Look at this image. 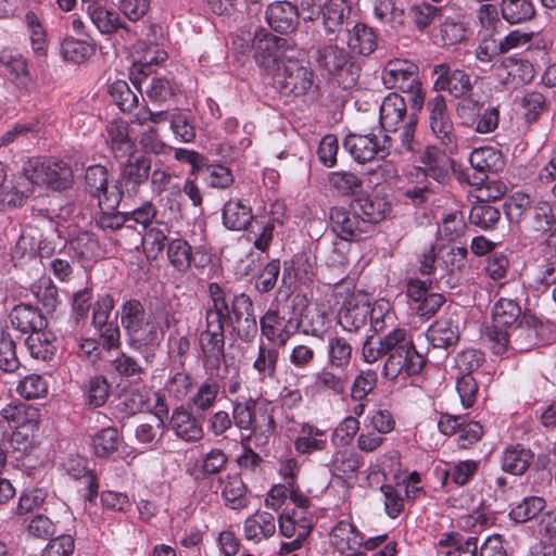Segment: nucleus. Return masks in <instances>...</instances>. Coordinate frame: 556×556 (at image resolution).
I'll return each mask as SVG.
<instances>
[{
	"label": "nucleus",
	"mask_w": 556,
	"mask_h": 556,
	"mask_svg": "<svg viewBox=\"0 0 556 556\" xmlns=\"http://www.w3.org/2000/svg\"><path fill=\"white\" fill-rule=\"evenodd\" d=\"M207 292L206 328L200 333L199 342L205 371L217 377L225 357L224 326L230 325L238 338L248 342L257 333V321L253 302L248 294H232L216 282L208 285Z\"/></svg>",
	"instance_id": "obj_1"
},
{
	"label": "nucleus",
	"mask_w": 556,
	"mask_h": 556,
	"mask_svg": "<svg viewBox=\"0 0 556 556\" xmlns=\"http://www.w3.org/2000/svg\"><path fill=\"white\" fill-rule=\"evenodd\" d=\"M382 356H387L382 375L389 380L418 375L425 366V357L417 352L407 331L402 328L393 329L381 338L368 337L365 340V362L374 363Z\"/></svg>",
	"instance_id": "obj_2"
},
{
	"label": "nucleus",
	"mask_w": 556,
	"mask_h": 556,
	"mask_svg": "<svg viewBox=\"0 0 556 556\" xmlns=\"http://www.w3.org/2000/svg\"><path fill=\"white\" fill-rule=\"evenodd\" d=\"M383 85L388 89H400L410 96L412 109L420 111L425 104V94L418 76V66L406 59L388 61L381 73Z\"/></svg>",
	"instance_id": "obj_3"
},
{
	"label": "nucleus",
	"mask_w": 556,
	"mask_h": 556,
	"mask_svg": "<svg viewBox=\"0 0 556 556\" xmlns=\"http://www.w3.org/2000/svg\"><path fill=\"white\" fill-rule=\"evenodd\" d=\"M146 312L139 300H128L122 306L121 323L129 337L134 348L139 345H154L163 338V331L153 320L144 319Z\"/></svg>",
	"instance_id": "obj_4"
},
{
	"label": "nucleus",
	"mask_w": 556,
	"mask_h": 556,
	"mask_svg": "<svg viewBox=\"0 0 556 556\" xmlns=\"http://www.w3.org/2000/svg\"><path fill=\"white\" fill-rule=\"evenodd\" d=\"M315 61L319 68L328 73L343 89L353 88L361 76V66L349 52L336 45L316 51Z\"/></svg>",
	"instance_id": "obj_5"
},
{
	"label": "nucleus",
	"mask_w": 556,
	"mask_h": 556,
	"mask_svg": "<svg viewBox=\"0 0 556 556\" xmlns=\"http://www.w3.org/2000/svg\"><path fill=\"white\" fill-rule=\"evenodd\" d=\"M521 314L519 304L511 299L501 298L492 309V324L485 327L484 340L494 354H503L508 350V339L505 332L518 323Z\"/></svg>",
	"instance_id": "obj_6"
},
{
	"label": "nucleus",
	"mask_w": 556,
	"mask_h": 556,
	"mask_svg": "<svg viewBox=\"0 0 556 556\" xmlns=\"http://www.w3.org/2000/svg\"><path fill=\"white\" fill-rule=\"evenodd\" d=\"M314 77L313 70L303 61L287 59L276 68L273 84L282 94L301 97L314 92Z\"/></svg>",
	"instance_id": "obj_7"
},
{
	"label": "nucleus",
	"mask_w": 556,
	"mask_h": 556,
	"mask_svg": "<svg viewBox=\"0 0 556 556\" xmlns=\"http://www.w3.org/2000/svg\"><path fill=\"white\" fill-rule=\"evenodd\" d=\"M428 123L431 132L443 147L445 153L454 154L458 151L459 138L450 115L447 103L442 94H435L426 103Z\"/></svg>",
	"instance_id": "obj_8"
},
{
	"label": "nucleus",
	"mask_w": 556,
	"mask_h": 556,
	"mask_svg": "<svg viewBox=\"0 0 556 556\" xmlns=\"http://www.w3.org/2000/svg\"><path fill=\"white\" fill-rule=\"evenodd\" d=\"M23 172L31 186L41 185L58 191L70 188L73 181L72 168L63 161L30 160Z\"/></svg>",
	"instance_id": "obj_9"
},
{
	"label": "nucleus",
	"mask_w": 556,
	"mask_h": 556,
	"mask_svg": "<svg viewBox=\"0 0 556 556\" xmlns=\"http://www.w3.org/2000/svg\"><path fill=\"white\" fill-rule=\"evenodd\" d=\"M84 191L97 200L99 208L114 210L121 203L116 182L110 184V173L103 165H90L84 175Z\"/></svg>",
	"instance_id": "obj_10"
},
{
	"label": "nucleus",
	"mask_w": 556,
	"mask_h": 556,
	"mask_svg": "<svg viewBox=\"0 0 556 556\" xmlns=\"http://www.w3.org/2000/svg\"><path fill=\"white\" fill-rule=\"evenodd\" d=\"M151 159L146 155L131 154L121 164L118 179L115 181L121 200L123 197H135L140 187L144 185L150 176Z\"/></svg>",
	"instance_id": "obj_11"
},
{
	"label": "nucleus",
	"mask_w": 556,
	"mask_h": 556,
	"mask_svg": "<svg viewBox=\"0 0 556 556\" xmlns=\"http://www.w3.org/2000/svg\"><path fill=\"white\" fill-rule=\"evenodd\" d=\"M252 49L257 65L266 71L275 70L282 63L287 49V40L264 28L255 30L252 39Z\"/></svg>",
	"instance_id": "obj_12"
},
{
	"label": "nucleus",
	"mask_w": 556,
	"mask_h": 556,
	"mask_svg": "<svg viewBox=\"0 0 556 556\" xmlns=\"http://www.w3.org/2000/svg\"><path fill=\"white\" fill-rule=\"evenodd\" d=\"M472 175H467L470 186L483 185L491 175L504 169L505 159L502 152L493 147H481L475 149L469 156Z\"/></svg>",
	"instance_id": "obj_13"
},
{
	"label": "nucleus",
	"mask_w": 556,
	"mask_h": 556,
	"mask_svg": "<svg viewBox=\"0 0 556 556\" xmlns=\"http://www.w3.org/2000/svg\"><path fill=\"white\" fill-rule=\"evenodd\" d=\"M329 218L332 231L342 240L356 241L369 232V224L361 218L358 212L352 207V203L349 207H331Z\"/></svg>",
	"instance_id": "obj_14"
},
{
	"label": "nucleus",
	"mask_w": 556,
	"mask_h": 556,
	"mask_svg": "<svg viewBox=\"0 0 556 556\" xmlns=\"http://www.w3.org/2000/svg\"><path fill=\"white\" fill-rule=\"evenodd\" d=\"M434 89L447 91L452 97L459 99L469 94L472 90L470 76L463 70L453 68L447 63H440L433 66Z\"/></svg>",
	"instance_id": "obj_15"
},
{
	"label": "nucleus",
	"mask_w": 556,
	"mask_h": 556,
	"mask_svg": "<svg viewBox=\"0 0 556 556\" xmlns=\"http://www.w3.org/2000/svg\"><path fill=\"white\" fill-rule=\"evenodd\" d=\"M541 321L531 315H523L521 319L505 332L508 339V349L517 352L529 351L538 343Z\"/></svg>",
	"instance_id": "obj_16"
},
{
	"label": "nucleus",
	"mask_w": 556,
	"mask_h": 556,
	"mask_svg": "<svg viewBox=\"0 0 556 556\" xmlns=\"http://www.w3.org/2000/svg\"><path fill=\"white\" fill-rule=\"evenodd\" d=\"M294 321L281 316L278 311L269 308L260 319L262 334L270 342L285 346L295 332Z\"/></svg>",
	"instance_id": "obj_17"
},
{
	"label": "nucleus",
	"mask_w": 556,
	"mask_h": 556,
	"mask_svg": "<svg viewBox=\"0 0 556 556\" xmlns=\"http://www.w3.org/2000/svg\"><path fill=\"white\" fill-rule=\"evenodd\" d=\"M408 187L402 195L414 206H421L434 201L440 191V186L430 179H425V174L420 169H412L408 174Z\"/></svg>",
	"instance_id": "obj_18"
},
{
	"label": "nucleus",
	"mask_w": 556,
	"mask_h": 556,
	"mask_svg": "<svg viewBox=\"0 0 556 556\" xmlns=\"http://www.w3.org/2000/svg\"><path fill=\"white\" fill-rule=\"evenodd\" d=\"M427 338L438 349H446L459 339V320L454 313L438 319L427 331Z\"/></svg>",
	"instance_id": "obj_19"
},
{
	"label": "nucleus",
	"mask_w": 556,
	"mask_h": 556,
	"mask_svg": "<svg viewBox=\"0 0 556 556\" xmlns=\"http://www.w3.org/2000/svg\"><path fill=\"white\" fill-rule=\"evenodd\" d=\"M266 21L274 30L287 34L299 25V10L289 1H277L268 5Z\"/></svg>",
	"instance_id": "obj_20"
},
{
	"label": "nucleus",
	"mask_w": 556,
	"mask_h": 556,
	"mask_svg": "<svg viewBox=\"0 0 556 556\" xmlns=\"http://www.w3.org/2000/svg\"><path fill=\"white\" fill-rule=\"evenodd\" d=\"M380 125L386 131H397L401 123L408 119L407 106L404 98L391 92L382 101L379 110Z\"/></svg>",
	"instance_id": "obj_21"
},
{
	"label": "nucleus",
	"mask_w": 556,
	"mask_h": 556,
	"mask_svg": "<svg viewBox=\"0 0 556 556\" xmlns=\"http://www.w3.org/2000/svg\"><path fill=\"white\" fill-rule=\"evenodd\" d=\"M169 426L177 437L187 442L200 441L204 435L201 421L184 406L173 410Z\"/></svg>",
	"instance_id": "obj_22"
},
{
	"label": "nucleus",
	"mask_w": 556,
	"mask_h": 556,
	"mask_svg": "<svg viewBox=\"0 0 556 556\" xmlns=\"http://www.w3.org/2000/svg\"><path fill=\"white\" fill-rule=\"evenodd\" d=\"M376 20L392 30H401L407 21L406 9L399 0H371Z\"/></svg>",
	"instance_id": "obj_23"
},
{
	"label": "nucleus",
	"mask_w": 556,
	"mask_h": 556,
	"mask_svg": "<svg viewBox=\"0 0 556 556\" xmlns=\"http://www.w3.org/2000/svg\"><path fill=\"white\" fill-rule=\"evenodd\" d=\"M12 327L22 333H33L45 329L47 320L41 312L29 304H18L10 312Z\"/></svg>",
	"instance_id": "obj_24"
},
{
	"label": "nucleus",
	"mask_w": 556,
	"mask_h": 556,
	"mask_svg": "<svg viewBox=\"0 0 556 556\" xmlns=\"http://www.w3.org/2000/svg\"><path fill=\"white\" fill-rule=\"evenodd\" d=\"M352 207L358 212L361 218L369 224V230L374 224L383 220L391 212V204L382 197H363L352 201Z\"/></svg>",
	"instance_id": "obj_25"
},
{
	"label": "nucleus",
	"mask_w": 556,
	"mask_h": 556,
	"mask_svg": "<svg viewBox=\"0 0 556 556\" xmlns=\"http://www.w3.org/2000/svg\"><path fill=\"white\" fill-rule=\"evenodd\" d=\"M275 532L276 519L271 513L256 511L243 521V534L248 541L260 543Z\"/></svg>",
	"instance_id": "obj_26"
},
{
	"label": "nucleus",
	"mask_w": 556,
	"mask_h": 556,
	"mask_svg": "<svg viewBox=\"0 0 556 556\" xmlns=\"http://www.w3.org/2000/svg\"><path fill=\"white\" fill-rule=\"evenodd\" d=\"M424 167H415L425 174V179H430L441 186L448 177L446 167L447 157L437 147H428L420 157Z\"/></svg>",
	"instance_id": "obj_27"
},
{
	"label": "nucleus",
	"mask_w": 556,
	"mask_h": 556,
	"mask_svg": "<svg viewBox=\"0 0 556 556\" xmlns=\"http://www.w3.org/2000/svg\"><path fill=\"white\" fill-rule=\"evenodd\" d=\"M343 147L358 163L371 161L378 155V140L374 134H350L345 137Z\"/></svg>",
	"instance_id": "obj_28"
},
{
	"label": "nucleus",
	"mask_w": 556,
	"mask_h": 556,
	"mask_svg": "<svg viewBox=\"0 0 556 556\" xmlns=\"http://www.w3.org/2000/svg\"><path fill=\"white\" fill-rule=\"evenodd\" d=\"M293 328L295 331L301 328L306 336L324 339L329 329V321L324 311L317 306H307L302 317L294 321Z\"/></svg>",
	"instance_id": "obj_29"
},
{
	"label": "nucleus",
	"mask_w": 556,
	"mask_h": 556,
	"mask_svg": "<svg viewBox=\"0 0 556 556\" xmlns=\"http://www.w3.org/2000/svg\"><path fill=\"white\" fill-rule=\"evenodd\" d=\"M323 23L329 35L339 33L351 14V5L346 0H328L320 9Z\"/></svg>",
	"instance_id": "obj_30"
},
{
	"label": "nucleus",
	"mask_w": 556,
	"mask_h": 556,
	"mask_svg": "<svg viewBox=\"0 0 556 556\" xmlns=\"http://www.w3.org/2000/svg\"><path fill=\"white\" fill-rule=\"evenodd\" d=\"M348 46L354 53L364 56L370 55L378 46L374 28L366 24L357 23L349 30Z\"/></svg>",
	"instance_id": "obj_31"
},
{
	"label": "nucleus",
	"mask_w": 556,
	"mask_h": 556,
	"mask_svg": "<svg viewBox=\"0 0 556 556\" xmlns=\"http://www.w3.org/2000/svg\"><path fill=\"white\" fill-rule=\"evenodd\" d=\"M534 454L530 448L521 445L507 447L502 456V469L515 476L523 475L532 464Z\"/></svg>",
	"instance_id": "obj_32"
},
{
	"label": "nucleus",
	"mask_w": 556,
	"mask_h": 556,
	"mask_svg": "<svg viewBox=\"0 0 556 556\" xmlns=\"http://www.w3.org/2000/svg\"><path fill=\"white\" fill-rule=\"evenodd\" d=\"M370 315V304L349 302L338 314L339 325L349 332H356L365 327Z\"/></svg>",
	"instance_id": "obj_33"
},
{
	"label": "nucleus",
	"mask_w": 556,
	"mask_h": 556,
	"mask_svg": "<svg viewBox=\"0 0 556 556\" xmlns=\"http://www.w3.org/2000/svg\"><path fill=\"white\" fill-rule=\"evenodd\" d=\"M253 219L252 210L240 200H229L223 208V223L230 230H242L251 226Z\"/></svg>",
	"instance_id": "obj_34"
},
{
	"label": "nucleus",
	"mask_w": 556,
	"mask_h": 556,
	"mask_svg": "<svg viewBox=\"0 0 556 556\" xmlns=\"http://www.w3.org/2000/svg\"><path fill=\"white\" fill-rule=\"evenodd\" d=\"M220 480L222 497L225 505L230 509H242L248 506L247 486L238 475L227 476Z\"/></svg>",
	"instance_id": "obj_35"
},
{
	"label": "nucleus",
	"mask_w": 556,
	"mask_h": 556,
	"mask_svg": "<svg viewBox=\"0 0 556 556\" xmlns=\"http://www.w3.org/2000/svg\"><path fill=\"white\" fill-rule=\"evenodd\" d=\"M497 71L505 84L520 85L532 77V65L511 56L505 58Z\"/></svg>",
	"instance_id": "obj_36"
},
{
	"label": "nucleus",
	"mask_w": 556,
	"mask_h": 556,
	"mask_svg": "<svg viewBox=\"0 0 556 556\" xmlns=\"http://www.w3.org/2000/svg\"><path fill=\"white\" fill-rule=\"evenodd\" d=\"M85 10L92 24L103 35L114 34L118 28L123 27L118 14L115 11L108 10L104 2L87 5Z\"/></svg>",
	"instance_id": "obj_37"
},
{
	"label": "nucleus",
	"mask_w": 556,
	"mask_h": 556,
	"mask_svg": "<svg viewBox=\"0 0 556 556\" xmlns=\"http://www.w3.org/2000/svg\"><path fill=\"white\" fill-rule=\"evenodd\" d=\"M25 344L31 357L40 361H51L56 353V345L52 333L37 330L30 333Z\"/></svg>",
	"instance_id": "obj_38"
},
{
	"label": "nucleus",
	"mask_w": 556,
	"mask_h": 556,
	"mask_svg": "<svg viewBox=\"0 0 556 556\" xmlns=\"http://www.w3.org/2000/svg\"><path fill=\"white\" fill-rule=\"evenodd\" d=\"M0 62L9 71L13 83L20 89L30 91L34 88L26 59L18 54H3L0 56Z\"/></svg>",
	"instance_id": "obj_39"
},
{
	"label": "nucleus",
	"mask_w": 556,
	"mask_h": 556,
	"mask_svg": "<svg viewBox=\"0 0 556 556\" xmlns=\"http://www.w3.org/2000/svg\"><path fill=\"white\" fill-rule=\"evenodd\" d=\"M227 464L228 456L225 452L219 448H213L194 464L191 475L195 480H202L212 475L219 473Z\"/></svg>",
	"instance_id": "obj_40"
},
{
	"label": "nucleus",
	"mask_w": 556,
	"mask_h": 556,
	"mask_svg": "<svg viewBox=\"0 0 556 556\" xmlns=\"http://www.w3.org/2000/svg\"><path fill=\"white\" fill-rule=\"evenodd\" d=\"M0 416L4 421L12 424L15 429L29 427L36 424L39 418L38 409L26 404H7L0 408Z\"/></svg>",
	"instance_id": "obj_41"
},
{
	"label": "nucleus",
	"mask_w": 556,
	"mask_h": 556,
	"mask_svg": "<svg viewBox=\"0 0 556 556\" xmlns=\"http://www.w3.org/2000/svg\"><path fill=\"white\" fill-rule=\"evenodd\" d=\"M502 17L509 24H521L532 20L535 8L532 0H502Z\"/></svg>",
	"instance_id": "obj_42"
},
{
	"label": "nucleus",
	"mask_w": 556,
	"mask_h": 556,
	"mask_svg": "<svg viewBox=\"0 0 556 556\" xmlns=\"http://www.w3.org/2000/svg\"><path fill=\"white\" fill-rule=\"evenodd\" d=\"M33 193V186L26 175L23 173L15 184L3 186L0 191V201L10 208H16L23 205L24 201Z\"/></svg>",
	"instance_id": "obj_43"
},
{
	"label": "nucleus",
	"mask_w": 556,
	"mask_h": 556,
	"mask_svg": "<svg viewBox=\"0 0 556 556\" xmlns=\"http://www.w3.org/2000/svg\"><path fill=\"white\" fill-rule=\"evenodd\" d=\"M212 377L213 376H210V378L203 381L195 393L189 397V408L198 412H206L215 404L219 393V384Z\"/></svg>",
	"instance_id": "obj_44"
},
{
	"label": "nucleus",
	"mask_w": 556,
	"mask_h": 556,
	"mask_svg": "<svg viewBox=\"0 0 556 556\" xmlns=\"http://www.w3.org/2000/svg\"><path fill=\"white\" fill-rule=\"evenodd\" d=\"M263 410H256V402H235L232 407V422L241 430H252L258 422H262Z\"/></svg>",
	"instance_id": "obj_45"
},
{
	"label": "nucleus",
	"mask_w": 556,
	"mask_h": 556,
	"mask_svg": "<svg viewBox=\"0 0 556 556\" xmlns=\"http://www.w3.org/2000/svg\"><path fill=\"white\" fill-rule=\"evenodd\" d=\"M529 228L536 232H547L555 225L552 207L546 201L535 202L525 218Z\"/></svg>",
	"instance_id": "obj_46"
},
{
	"label": "nucleus",
	"mask_w": 556,
	"mask_h": 556,
	"mask_svg": "<svg viewBox=\"0 0 556 556\" xmlns=\"http://www.w3.org/2000/svg\"><path fill=\"white\" fill-rule=\"evenodd\" d=\"M111 386L104 376H93L84 388L86 404L91 408L103 406L110 396Z\"/></svg>",
	"instance_id": "obj_47"
},
{
	"label": "nucleus",
	"mask_w": 556,
	"mask_h": 556,
	"mask_svg": "<svg viewBox=\"0 0 556 556\" xmlns=\"http://www.w3.org/2000/svg\"><path fill=\"white\" fill-rule=\"evenodd\" d=\"M24 23L29 34L33 51L37 54H45L48 48V38L40 16L37 12L28 10L24 16Z\"/></svg>",
	"instance_id": "obj_48"
},
{
	"label": "nucleus",
	"mask_w": 556,
	"mask_h": 556,
	"mask_svg": "<svg viewBox=\"0 0 556 556\" xmlns=\"http://www.w3.org/2000/svg\"><path fill=\"white\" fill-rule=\"evenodd\" d=\"M108 143L116 157L124 156L132 149L128 127L124 122H114L108 127Z\"/></svg>",
	"instance_id": "obj_49"
},
{
	"label": "nucleus",
	"mask_w": 556,
	"mask_h": 556,
	"mask_svg": "<svg viewBox=\"0 0 556 556\" xmlns=\"http://www.w3.org/2000/svg\"><path fill=\"white\" fill-rule=\"evenodd\" d=\"M353 348L350 339L332 336L328 340V358L332 367L342 368L350 364Z\"/></svg>",
	"instance_id": "obj_50"
},
{
	"label": "nucleus",
	"mask_w": 556,
	"mask_h": 556,
	"mask_svg": "<svg viewBox=\"0 0 556 556\" xmlns=\"http://www.w3.org/2000/svg\"><path fill=\"white\" fill-rule=\"evenodd\" d=\"M279 358L278 349L271 343L261 342L253 368L264 378H274Z\"/></svg>",
	"instance_id": "obj_51"
},
{
	"label": "nucleus",
	"mask_w": 556,
	"mask_h": 556,
	"mask_svg": "<svg viewBox=\"0 0 556 556\" xmlns=\"http://www.w3.org/2000/svg\"><path fill=\"white\" fill-rule=\"evenodd\" d=\"M66 470L70 476L74 479L83 480L86 484L88 493L86 494V500L89 502H93L98 496L99 491V480L92 470L87 469L85 466L84 459L72 460L67 464Z\"/></svg>",
	"instance_id": "obj_52"
},
{
	"label": "nucleus",
	"mask_w": 556,
	"mask_h": 556,
	"mask_svg": "<svg viewBox=\"0 0 556 556\" xmlns=\"http://www.w3.org/2000/svg\"><path fill=\"white\" fill-rule=\"evenodd\" d=\"M333 544L340 551L355 549L363 542L362 535L349 521L342 520L332 530Z\"/></svg>",
	"instance_id": "obj_53"
},
{
	"label": "nucleus",
	"mask_w": 556,
	"mask_h": 556,
	"mask_svg": "<svg viewBox=\"0 0 556 556\" xmlns=\"http://www.w3.org/2000/svg\"><path fill=\"white\" fill-rule=\"evenodd\" d=\"M94 51L96 48L91 41L72 37L66 38L61 47L63 58L78 64L89 59Z\"/></svg>",
	"instance_id": "obj_54"
},
{
	"label": "nucleus",
	"mask_w": 556,
	"mask_h": 556,
	"mask_svg": "<svg viewBox=\"0 0 556 556\" xmlns=\"http://www.w3.org/2000/svg\"><path fill=\"white\" fill-rule=\"evenodd\" d=\"M141 50V55L135 61V68H137L139 74H143L148 76L151 72V66L159 64L166 60L167 53L161 49L156 45H147L146 42L138 43L137 53L139 54Z\"/></svg>",
	"instance_id": "obj_55"
},
{
	"label": "nucleus",
	"mask_w": 556,
	"mask_h": 556,
	"mask_svg": "<svg viewBox=\"0 0 556 556\" xmlns=\"http://www.w3.org/2000/svg\"><path fill=\"white\" fill-rule=\"evenodd\" d=\"M501 219V212L498 208L488 204V202H481L473 205L469 213V222L483 230H490Z\"/></svg>",
	"instance_id": "obj_56"
},
{
	"label": "nucleus",
	"mask_w": 556,
	"mask_h": 556,
	"mask_svg": "<svg viewBox=\"0 0 556 556\" xmlns=\"http://www.w3.org/2000/svg\"><path fill=\"white\" fill-rule=\"evenodd\" d=\"M109 93L112 101L123 112H131L138 106V97L130 89L125 80H116L109 87Z\"/></svg>",
	"instance_id": "obj_57"
},
{
	"label": "nucleus",
	"mask_w": 556,
	"mask_h": 556,
	"mask_svg": "<svg viewBox=\"0 0 556 556\" xmlns=\"http://www.w3.org/2000/svg\"><path fill=\"white\" fill-rule=\"evenodd\" d=\"M71 244L77 254L87 260H97L103 254L98 239L89 231H79L77 236L71 240Z\"/></svg>",
	"instance_id": "obj_58"
},
{
	"label": "nucleus",
	"mask_w": 556,
	"mask_h": 556,
	"mask_svg": "<svg viewBox=\"0 0 556 556\" xmlns=\"http://www.w3.org/2000/svg\"><path fill=\"white\" fill-rule=\"evenodd\" d=\"M167 256L177 270L185 271L191 265V245L184 239H174L168 244Z\"/></svg>",
	"instance_id": "obj_59"
},
{
	"label": "nucleus",
	"mask_w": 556,
	"mask_h": 556,
	"mask_svg": "<svg viewBox=\"0 0 556 556\" xmlns=\"http://www.w3.org/2000/svg\"><path fill=\"white\" fill-rule=\"evenodd\" d=\"M150 391L146 388H135L128 391L122 402L119 403V406L122 407V412L127 415L131 416L137 413H141L144 409L150 408Z\"/></svg>",
	"instance_id": "obj_60"
},
{
	"label": "nucleus",
	"mask_w": 556,
	"mask_h": 556,
	"mask_svg": "<svg viewBox=\"0 0 556 556\" xmlns=\"http://www.w3.org/2000/svg\"><path fill=\"white\" fill-rule=\"evenodd\" d=\"M545 507V501L540 496H528L522 500L517 506H515L509 517L516 522H526L532 518H535Z\"/></svg>",
	"instance_id": "obj_61"
},
{
	"label": "nucleus",
	"mask_w": 556,
	"mask_h": 556,
	"mask_svg": "<svg viewBox=\"0 0 556 556\" xmlns=\"http://www.w3.org/2000/svg\"><path fill=\"white\" fill-rule=\"evenodd\" d=\"M16 392L26 400L39 399L48 393V383L40 375L30 374L18 382Z\"/></svg>",
	"instance_id": "obj_62"
},
{
	"label": "nucleus",
	"mask_w": 556,
	"mask_h": 556,
	"mask_svg": "<svg viewBox=\"0 0 556 556\" xmlns=\"http://www.w3.org/2000/svg\"><path fill=\"white\" fill-rule=\"evenodd\" d=\"M94 454L106 457L117 450L118 432L116 428L108 427L99 431L92 439Z\"/></svg>",
	"instance_id": "obj_63"
},
{
	"label": "nucleus",
	"mask_w": 556,
	"mask_h": 556,
	"mask_svg": "<svg viewBox=\"0 0 556 556\" xmlns=\"http://www.w3.org/2000/svg\"><path fill=\"white\" fill-rule=\"evenodd\" d=\"M177 90V86L166 77H153L146 87V94L153 102H165L174 97Z\"/></svg>",
	"instance_id": "obj_64"
}]
</instances>
